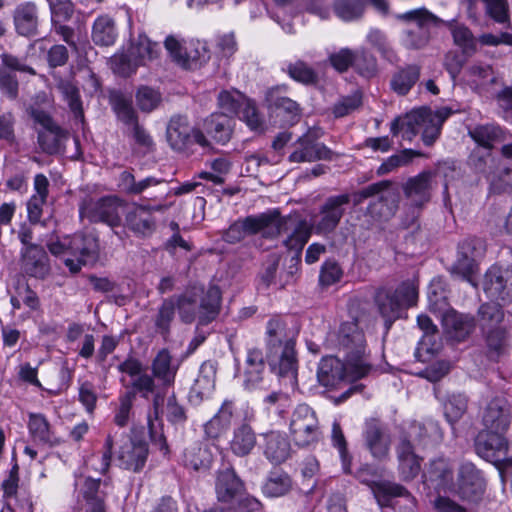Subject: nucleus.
Instances as JSON below:
<instances>
[{"label":"nucleus","instance_id":"f257e3e1","mask_svg":"<svg viewBox=\"0 0 512 512\" xmlns=\"http://www.w3.org/2000/svg\"><path fill=\"white\" fill-rule=\"evenodd\" d=\"M181 321L191 324L196 319L198 326L213 322L221 310L222 293L217 285H211L204 292L203 287L191 286L182 294L173 296Z\"/></svg>","mask_w":512,"mask_h":512},{"label":"nucleus","instance_id":"f03ea898","mask_svg":"<svg viewBox=\"0 0 512 512\" xmlns=\"http://www.w3.org/2000/svg\"><path fill=\"white\" fill-rule=\"evenodd\" d=\"M49 252L63 260L68 270L76 274L83 266L94 264L100 253L98 237L93 233H74L47 242Z\"/></svg>","mask_w":512,"mask_h":512},{"label":"nucleus","instance_id":"7ed1b4c3","mask_svg":"<svg viewBox=\"0 0 512 512\" xmlns=\"http://www.w3.org/2000/svg\"><path fill=\"white\" fill-rule=\"evenodd\" d=\"M337 341L339 349L344 353L351 378L357 380L366 377L373 365L364 330L357 318L341 324Z\"/></svg>","mask_w":512,"mask_h":512},{"label":"nucleus","instance_id":"20e7f679","mask_svg":"<svg viewBox=\"0 0 512 512\" xmlns=\"http://www.w3.org/2000/svg\"><path fill=\"white\" fill-rule=\"evenodd\" d=\"M109 104L117 120L125 126L124 135L131 140L132 151L141 156L153 153L156 150L155 141L144 125L140 123L131 98L122 92L114 91L109 95Z\"/></svg>","mask_w":512,"mask_h":512},{"label":"nucleus","instance_id":"39448f33","mask_svg":"<svg viewBox=\"0 0 512 512\" xmlns=\"http://www.w3.org/2000/svg\"><path fill=\"white\" fill-rule=\"evenodd\" d=\"M392 182L381 180L363 187L353 194L354 204L358 205L365 199L377 197L366 208L365 217H368V228L385 223L394 217L398 210L397 197L389 188Z\"/></svg>","mask_w":512,"mask_h":512},{"label":"nucleus","instance_id":"423d86ee","mask_svg":"<svg viewBox=\"0 0 512 512\" xmlns=\"http://www.w3.org/2000/svg\"><path fill=\"white\" fill-rule=\"evenodd\" d=\"M417 300L418 286L411 280L403 281L395 290L379 289L375 295V303L384 319L386 329L391 328L404 310L416 305Z\"/></svg>","mask_w":512,"mask_h":512},{"label":"nucleus","instance_id":"0eeeda50","mask_svg":"<svg viewBox=\"0 0 512 512\" xmlns=\"http://www.w3.org/2000/svg\"><path fill=\"white\" fill-rule=\"evenodd\" d=\"M442 125L431 117V110L421 108L408 113L404 118L392 121L390 131L393 136L402 133V137L412 140L421 134L425 145H432L440 135Z\"/></svg>","mask_w":512,"mask_h":512},{"label":"nucleus","instance_id":"6e6552de","mask_svg":"<svg viewBox=\"0 0 512 512\" xmlns=\"http://www.w3.org/2000/svg\"><path fill=\"white\" fill-rule=\"evenodd\" d=\"M166 140L170 148L178 153L187 152L194 143L203 148L210 147L204 132L190 125L187 116L174 115L166 127Z\"/></svg>","mask_w":512,"mask_h":512},{"label":"nucleus","instance_id":"1a4fd4ad","mask_svg":"<svg viewBox=\"0 0 512 512\" xmlns=\"http://www.w3.org/2000/svg\"><path fill=\"white\" fill-rule=\"evenodd\" d=\"M397 18L406 22H415V26L407 29L404 34V44L409 49H422L427 46L431 38L430 27L444 23L426 8L405 12Z\"/></svg>","mask_w":512,"mask_h":512},{"label":"nucleus","instance_id":"9d476101","mask_svg":"<svg viewBox=\"0 0 512 512\" xmlns=\"http://www.w3.org/2000/svg\"><path fill=\"white\" fill-rule=\"evenodd\" d=\"M123 201L117 196H104L97 200L85 197L79 205L81 218H87L91 223H105L115 228L121 225L120 208Z\"/></svg>","mask_w":512,"mask_h":512},{"label":"nucleus","instance_id":"9b49d317","mask_svg":"<svg viewBox=\"0 0 512 512\" xmlns=\"http://www.w3.org/2000/svg\"><path fill=\"white\" fill-rule=\"evenodd\" d=\"M351 201L348 193L327 197L319 205L318 212L312 216V228L316 234L330 235L334 233L346 213Z\"/></svg>","mask_w":512,"mask_h":512},{"label":"nucleus","instance_id":"f8f14e48","mask_svg":"<svg viewBox=\"0 0 512 512\" xmlns=\"http://www.w3.org/2000/svg\"><path fill=\"white\" fill-rule=\"evenodd\" d=\"M456 495L470 504L480 503L485 495L487 482L483 472L470 461L460 464L457 471Z\"/></svg>","mask_w":512,"mask_h":512},{"label":"nucleus","instance_id":"ddd939ff","mask_svg":"<svg viewBox=\"0 0 512 512\" xmlns=\"http://www.w3.org/2000/svg\"><path fill=\"white\" fill-rule=\"evenodd\" d=\"M290 432L295 444L309 447L321 438V431L316 413L307 404H300L293 411Z\"/></svg>","mask_w":512,"mask_h":512},{"label":"nucleus","instance_id":"4468645a","mask_svg":"<svg viewBox=\"0 0 512 512\" xmlns=\"http://www.w3.org/2000/svg\"><path fill=\"white\" fill-rule=\"evenodd\" d=\"M484 254V244L480 239L468 238L458 245L457 258L450 268L453 276H458L474 287L478 272V258Z\"/></svg>","mask_w":512,"mask_h":512},{"label":"nucleus","instance_id":"2eb2a0df","mask_svg":"<svg viewBox=\"0 0 512 512\" xmlns=\"http://www.w3.org/2000/svg\"><path fill=\"white\" fill-rule=\"evenodd\" d=\"M288 89L287 85H278L267 90L265 100L272 116L281 126H293L302 117V108L298 102L283 95Z\"/></svg>","mask_w":512,"mask_h":512},{"label":"nucleus","instance_id":"dca6fc26","mask_svg":"<svg viewBox=\"0 0 512 512\" xmlns=\"http://www.w3.org/2000/svg\"><path fill=\"white\" fill-rule=\"evenodd\" d=\"M322 132L320 129H309L294 143V150L288 159L293 163L315 162L318 160L330 161L334 152L324 143L320 142Z\"/></svg>","mask_w":512,"mask_h":512},{"label":"nucleus","instance_id":"f3484780","mask_svg":"<svg viewBox=\"0 0 512 512\" xmlns=\"http://www.w3.org/2000/svg\"><path fill=\"white\" fill-rule=\"evenodd\" d=\"M247 235L261 233L264 238L273 239L287 232L291 226L290 217H282L277 209L242 219Z\"/></svg>","mask_w":512,"mask_h":512},{"label":"nucleus","instance_id":"a211bd4d","mask_svg":"<svg viewBox=\"0 0 512 512\" xmlns=\"http://www.w3.org/2000/svg\"><path fill=\"white\" fill-rule=\"evenodd\" d=\"M50 10L51 29L58 35L73 51L78 52V45L75 41V29L66 23L69 22L75 13V4L72 0H46Z\"/></svg>","mask_w":512,"mask_h":512},{"label":"nucleus","instance_id":"6ab92c4d","mask_svg":"<svg viewBox=\"0 0 512 512\" xmlns=\"http://www.w3.org/2000/svg\"><path fill=\"white\" fill-rule=\"evenodd\" d=\"M508 446L506 434L485 428L479 430L473 440L475 454L493 464L506 458Z\"/></svg>","mask_w":512,"mask_h":512},{"label":"nucleus","instance_id":"aec40b11","mask_svg":"<svg viewBox=\"0 0 512 512\" xmlns=\"http://www.w3.org/2000/svg\"><path fill=\"white\" fill-rule=\"evenodd\" d=\"M365 448L378 461L386 460L390 454L391 436L387 425L378 418H369L362 432Z\"/></svg>","mask_w":512,"mask_h":512},{"label":"nucleus","instance_id":"412c9836","mask_svg":"<svg viewBox=\"0 0 512 512\" xmlns=\"http://www.w3.org/2000/svg\"><path fill=\"white\" fill-rule=\"evenodd\" d=\"M167 209L164 203L137 204L125 215V226L137 237H150L157 228L153 212H162Z\"/></svg>","mask_w":512,"mask_h":512},{"label":"nucleus","instance_id":"4be33fe9","mask_svg":"<svg viewBox=\"0 0 512 512\" xmlns=\"http://www.w3.org/2000/svg\"><path fill=\"white\" fill-rule=\"evenodd\" d=\"M512 420V406L503 397L491 399L480 412L482 428L506 434Z\"/></svg>","mask_w":512,"mask_h":512},{"label":"nucleus","instance_id":"5701e85b","mask_svg":"<svg viewBox=\"0 0 512 512\" xmlns=\"http://www.w3.org/2000/svg\"><path fill=\"white\" fill-rule=\"evenodd\" d=\"M119 186L122 191L128 195H141L150 188H156V194L145 197L147 200L164 201L169 195L167 181L149 176L145 179L136 181L135 176L130 171H123L119 177Z\"/></svg>","mask_w":512,"mask_h":512},{"label":"nucleus","instance_id":"b1692460","mask_svg":"<svg viewBox=\"0 0 512 512\" xmlns=\"http://www.w3.org/2000/svg\"><path fill=\"white\" fill-rule=\"evenodd\" d=\"M441 324L445 335L456 342L468 339L476 328V319L472 314L448 309L441 315Z\"/></svg>","mask_w":512,"mask_h":512},{"label":"nucleus","instance_id":"393cba45","mask_svg":"<svg viewBox=\"0 0 512 512\" xmlns=\"http://www.w3.org/2000/svg\"><path fill=\"white\" fill-rule=\"evenodd\" d=\"M15 33L25 38H34L39 34L40 13L33 1H24L16 5L12 12Z\"/></svg>","mask_w":512,"mask_h":512},{"label":"nucleus","instance_id":"a878e982","mask_svg":"<svg viewBox=\"0 0 512 512\" xmlns=\"http://www.w3.org/2000/svg\"><path fill=\"white\" fill-rule=\"evenodd\" d=\"M101 479L79 476L75 480L78 500L86 505V512H106L107 493L101 489Z\"/></svg>","mask_w":512,"mask_h":512},{"label":"nucleus","instance_id":"bb28decb","mask_svg":"<svg viewBox=\"0 0 512 512\" xmlns=\"http://www.w3.org/2000/svg\"><path fill=\"white\" fill-rule=\"evenodd\" d=\"M396 456L400 479L407 483L413 481L420 474L423 458L416 454L415 446L407 435L401 436Z\"/></svg>","mask_w":512,"mask_h":512},{"label":"nucleus","instance_id":"cd10ccee","mask_svg":"<svg viewBox=\"0 0 512 512\" xmlns=\"http://www.w3.org/2000/svg\"><path fill=\"white\" fill-rule=\"evenodd\" d=\"M483 290L489 298L502 301L504 304L511 303L512 272L492 266L484 275Z\"/></svg>","mask_w":512,"mask_h":512},{"label":"nucleus","instance_id":"c85d7f7f","mask_svg":"<svg viewBox=\"0 0 512 512\" xmlns=\"http://www.w3.org/2000/svg\"><path fill=\"white\" fill-rule=\"evenodd\" d=\"M266 360L273 372L280 377L296 378L298 361L295 342L266 349Z\"/></svg>","mask_w":512,"mask_h":512},{"label":"nucleus","instance_id":"c756f323","mask_svg":"<svg viewBox=\"0 0 512 512\" xmlns=\"http://www.w3.org/2000/svg\"><path fill=\"white\" fill-rule=\"evenodd\" d=\"M20 269L26 276L44 280L51 272L49 257L42 246L21 249Z\"/></svg>","mask_w":512,"mask_h":512},{"label":"nucleus","instance_id":"7c9ffc66","mask_svg":"<svg viewBox=\"0 0 512 512\" xmlns=\"http://www.w3.org/2000/svg\"><path fill=\"white\" fill-rule=\"evenodd\" d=\"M435 174L432 171H423L414 177H410L403 185L405 197L415 207H423L432 197Z\"/></svg>","mask_w":512,"mask_h":512},{"label":"nucleus","instance_id":"2f4dec72","mask_svg":"<svg viewBox=\"0 0 512 512\" xmlns=\"http://www.w3.org/2000/svg\"><path fill=\"white\" fill-rule=\"evenodd\" d=\"M245 389L249 391L265 389V358L259 348H250L244 369Z\"/></svg>","mask_w":512,"mask_h":512},{"label":"nucleus","instance_id":"473e14b6","mask_svg":"<svg viewBox=\"0 0 512 512\" xmlns=\"http://www.w3.org/2000/svg\"><path fill=\"white\" fill-rule=\"evenodd\" d=\"M236 411L235 401L225 399L216 414L204 424L206 438L216 440L224 435L230 429Z\"/></svg>","mask_w":512,"mask_h":512},{"label":"nucleus","instance_id":"72a5a7b5","mask_svg":"<svg viewBox=\"0 0 512 512\" xmlns=\"http://www.w3.org/2000/svg\"><path fill=\"white\" fill-rule=\"evenodd\" d=\"M347 375L351 376L347 363H343L336 356H325L318 365L317 379L321 386L334 388L344 381Z\"/></svg>","mask_w":512,"mask_h":512},{"label":"nucleus","instance_id":"f704fd0d","mask_svg":"<svg viewBox=\"0 0 512 512\" xmlns=\"http://www.w3.org/2000/svg\"><path fill=\"white\" fill-rule=\"evenodd\" d=\"M180 363L173 358L166 348L158 351L151 362V372L163 388L174 385Z\"/></svg>","mask_w":512,"mask_h":512},{"label":"nucleus","instance_id":"c9c22d12","mask_svg":"<svg viewBox=\"0 0 512 512\" xmlns=\"http://www.w3.org/2000/svg\"><path fill=\"white\" fill-rule=\"evenodd\" d=\"M376 500L382 506H387L393 498H406L412 506L417 505V499L402 484L390 480H376L369 483Z\"/></svg>","mask_w":512,"mask_h":512},{"label":"nucleus","instance_id":"e433bc0d","mask_svg":"<svg viewBox=\"0 0 512 512\" xmlns=\"http://www.w3.org/2000/svg\"><path fill=\"white\" fill-rule=\"evenodd\" d=\"M235 121L233 117L224 113H212L204 119L203 128L208 136L216 143L224 145L233 135Z\"/></svg>","mask_w":512,"mask_h":512},{"label":"nucleus","instance_id":"4c0bfd02","mask_svg":"<svg viewBox=\"0 0 512 512\" xmlns=\"http://www.w3.org/2000/svg\"><path fill=\"white\" fill-rule=\"evenodd\" d=\"M149 454L148 444L144 440L131 441L121 447L118 460L124 469L140 472L147 461Z\"/></svg>","mask_w":512,"mask_h":512},{"label":"nucleus","instance_id":"58836bf2","mask_svg":"<svg viewBox=\"0 0 512 512\" xmlns=\"http://www.w3.org/2000/svg\"><path fill=\"white\" fill-rule=\"evenodd\" d=\"M244 490V484L233 468H225L218 472L215 491L218 501L230 503Z\"/></svg>","mask_w":512,"mask_h":512},{"label":"nucleus","instance_id":"ea45409f","mask_svg":"<svg viewBox=\"0 0 512 512\" xmlns=\"http://www.w3.org/2000/svg\"><path fill=\"white\" fill-rule=\"evenodd\" d=\"M485 343V354L491 361H499L510 347V335L505 327L481 332Z\"/></svg>","mask_w":512,"mask_h":512},{"label":"nucleus","instance_id":"a19ab883","mask_svg":"<svg viewBox=\"0 0 512 512\" xmlns=\"http://www.w3.org/2000/svg\"><path fill=\"white\" fill-rule=\"evenodd\" d=\"M215 387V368L213 364L205 362L201 365L198 377L192 385L188 399L193 405H199L207 398Z\"/></svg>","mask_w":512,"mask_h":512},{"label":"nucleus","instance_id":"79ce46f5","mask_svg":"<svg viewBox=\"0 0 512 512\" xmlns=\"http://www.w3.org/2000/svg\"><path fill=\"white\" fill-rule=\"evenodd\" d=\"M56 89L61 94L63 100L67 103L74 119L85 123V115L80 90L73 79L58 77Z\"/></svg>","mask_w":512,"mask_h":512},{"label":"nucleus","instance_id":"37998d69","mask_svg":"<svg viewBox=\"0 0 512 512\" xmlns=\"http://www.w3.org/2000/svg\"><path fill=\"white\" fill-rule=\"evenodd\" d=\"M264 455L273 464L285 462L291 451V446L285 435L271 431L264 435Z\"/></svg>","mask_w":512,"mask_h":512},{"label":"nucleus","instance_id":"c03bdc74","mask_svg":"<svg viewBox=\"0 0 512 512\" xmlns=\"http://www.w3.org/2000/svg\"><path fill=\"white\" fill-rule=\"evenodd\" d=\"M289 217L292 222L288 230H293L285 239L284 246L289 250H294L296 252L291 261H294L295 264H297L300 261L301 252L311 236L312 227L309 226L306 220H297L291 216Z\"/></svg>","mask_w":512,"mask_h":512},{"label":"nucleus","instance_id":"a18cd8bd","mask_svg":"<svg viewBox=\"0 0 512 512\" xmlns=\"http://www.w3.org/2000/svg\"><path fill=\"white\" fill-rule=\"evenodd\" d=\"M256 445V434L247 422H242L233 430L230 450L238 457L249 455Z\"/></svg>","mask_w":512,"mask_h":512},{"label":"nucleus","instance_id":"49530a36","mask_svg":"<svg viewBox=\"0 0 512 512\" xmlns=\"http://www.w3.org/2000/svg\"><path fill=\"white\" fill-rule=\"evenodd\" d=\"M176 316V302L174 297L162 300L153 318L155 332L167 340L171 334L172 323Z\"/></svg>","mask_w":512,"mask_h":512},{"label":"nucleus","instance_id":"de8ad7c7","mask_svg":"<svg viewBox=\"0 0 512 512\" xmlns=\"http://www.w3.org/2000/svg\"><path fill=\"white\" fill-rule=\"evenodd\" d=\"M421 74V66L408 64L400 68L392 77L391 89L398 95H406L418 82Z\"/></svg>","mask_w":512,"mask_h":512},{"label":"nucleus","instance_id":"09e8293b","mask_svg":"<svg viewBox=\"0 0 512 512\" xmlns=\"http://www.w3.org/2000/svg\"><path fill=\"white\" fill-rule=\"evenodd\" d=\"M504 311L499 303L486 302L477 310V321L480 331H488L503 327Z\"/></svg>","mask_w":512,"mask_h":512},{"label":"nucleus","instance_id":"8fccbe9b","mask_svg":"<svg viewBox=\"0 0 512 512\" xmlns=\"http://www.w3.org/2000/svg\"><path fill=\"white\" fill-rule=\"evenodd\" d=\"M429 310L440 316L452 309L449 303L448 290L445 280L442 277L434 278L428 289Z\"/></svg>","mask_w":512,"mask_h":512},{"label":"nucleus","instance_id":"3c124183","mask_svg":"<svg viewBox=\"0 0 512 512\" xmlns=\"http://www.w3.org/2000/svg\"><path fill=\"white\" fill-rule=\"evenodd\" d=\"M212 462V456L205 445L199 441L189 444L183 452V464L185 467L199 471L208 469Z\"/></svg>","mask_w":512,"mask_h":512},{"label":"nucleus","instance_id":"603ef678","mask_svg":"<svg viewBox=\"0 0 512 512\" xmlns=\"http://www.w3.org/2000/svg\"><path fill=\"white\" fill-rule=\"evenodd\" d=\"M37 138L44 153L57 155L64 152V143L69 138V132L59 126L57 130L39 131Z\"/></svg>","mask_w":512,"mask_h":512},{"label":"nucleus","instance_id":"864d4df0","mask_svg":"<svg viewBox=\"0 0 512 512\" xmlns=\"http://www.w3.org/2000/svg\"><path fill=\"white\" fill-rule=\"evenodd\" d=\"M417 324L424 332V335L419 341L415 356L419 358L422 352L428 354L436 353L438 350V345L435 341V337L438 334L437 326L433 323L431 318L425 314H421L417 317Z\"/></svg>","mask_w":512,"mask_h":512},{"label":"nucleus","instance_id":"5fc2aeb1","mask_svg":"<svg viewBox=\"0 0 512 512\" xmlns=\"http://www.w3.org/2000/svg\"><path fill=\"white\" fill-rule=\"evenodd\" d=\"M293 336L287 329L286 322L280 317H273L267 322L266 326V349L278 347L280 345L294 343Z\"/></svg>","mask_w":512,"mask_h":512},{"label":"nucleus","instance_id":"6e6d98bb","mask_svg":"<svg viewBox=\"0 0 512 512\" xmlns=\"http://www.w3.org/2000/svg\"><path fill=\"white\" fill-rule=\"evenodd\" d=\"M117 37L115 22L107 16H99L92 28V40L98 46L113 45Z\"/></svg>","mask_w":512,"mask_h":512},{"label":"nucleus","instance_id":"4d7b16f0","mask_svg":"<svg viewBox=\"0 0 512 512\" xmlns=\"http://www.w3.org/2000/svg\"><path fill=\"white\" fill-rule=\"evenodd\" d=\"M160 52L161 47L159 43L152 42L144 34L138 36L130 49L131 56L135 58L140 65H146L147 62L157 59Z\"/></svg>","mask_w":512,"mask_h":512},{"label":"nucleus","instance_id":"13d9d810","mask_svg":"<svg viewBox=\"0 0 512 512\" xmlns=\"http://www.w3.org/2000/svg\"><path fill=\"white\" fill-rule=\"evenodd\" d=\"M282 70L287 73L291 79L305 86L316 85L319 80L318 74L314 68L303 60L289 62Z\"/></svg>","mask_w":512,"mask_h":512},{"label":"nucleus","instance_id":"bf43d9fd","mask_svg":"<svg viewBox=\"0 0 512 512\" xmlns=\"http://www.w3.org/2000/svg\"><path fill=\"white\" fill-rule=\"evenodd\" d=\"M468 397L463 393L449 394L444 402V416L454 426L467 412Z\"/></svg>","mask_w":512,"mask_h":512},{"label":"nucleus","instance_id":"052dcab7","mask_svg":"<svg viewBox=\"0 0 512 512\" xmlns=\"http://www.w3.org/2000/svg\"><path fill=\"white\" fill-rule=\"evenodd\" d=\"M292 488L291 477L283 471L270 472L265 484L263 493L268 497H281L286 495Z\"/></svg>","mask_w":512,"mask_h":512},{"label":"nucleus","instance_id":"680f3d73","mask_svg":"<svg viewBox=\"0 0 512 512\" xmlns=\"http://www.w3.org/2000/svg\"><path fill=\"white\" fill-rule=\"evenodd\" d=\"M28 429L34 441L42 444H52L53 433L47 418L43 414L30 413Z\"/></svg>","mask_w":512,"mask_h":512},{"label":"nucleus","instance_id":"e2e57ef3","mask_svg":"<svg viewBox=\"0 0 512 512\" xmlns=\"http://www.w3.org/2000/svg\"><path fill=\"white\" fill-rule=\"evenodd\" d=\"M414 433V440L418 445L426 446L429 440L439 441L443 439V431L438 422L428 420L426 422H414L411 427Z\"/></svg>","mask_w":512,"mask_h":512},{"label":"nucleus","instance_id":"0e129e2a","mask_svg":"<svg viewBox=\"0 0 512 512\" xmlns=\"http://www.w3.org/2000/svg\"><path fill=\"white\" fill-rule=\"evenodd\" d=\"M423 154L413 149H404L397 154L387 158L378 168L377 175L383 176L389 174L399 167L407 166L415 157H420Z\"/></svg>","mask_w":512,"mask_h":512},{"label":"nucleus","instance_id":"69168bd1","mask_svg":"<svg viewBox=\"0 0 512 512\" xmlns=\"http://www.w3.org/2000/svg\"><path fill=\"white\" fill-rule=\"evenodd\" d=\"M248 99L249 98H247L244 94L235 90H223L218 94L217 97L218 106L224 111V114H227L231 117L240 113V110Z\"/></svg>","mask_w":512,"mask_h":512},{"label":"nucleus","instance_id":"338daca9","mask_svg":"<svg viewBox=\"0 0 512 512\" xmlns=\"http://www.w3.org/2000/svg\"><path fill=\"white\" fill-rule=\"evenodd\" d=\"M502 134V129L492 124L480 125L469 131L471 138L488 150L493 147L494 142L502 138Z\"/></svg>","mask_w":512,"mask_h":512},{"label":"nucleus","instance_id":"774afa93","mask_svg":"<svg viewBox=\"0 0 512 512\" xmlns=\"http://www.w3.org/2000/svg\"><path fill=\"white\" fill-rule=\"evenodd\" d=\"M427 475L430 481L445 485L453 478V468L448 459L439 457L430 461Z\"/></svg>","mask_w":512,"mask_h":512}]
</instances>
